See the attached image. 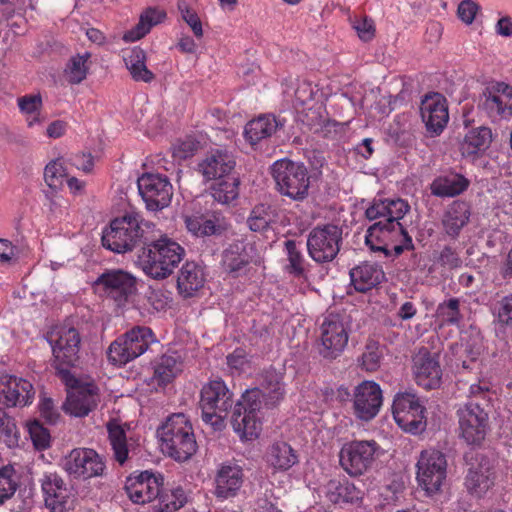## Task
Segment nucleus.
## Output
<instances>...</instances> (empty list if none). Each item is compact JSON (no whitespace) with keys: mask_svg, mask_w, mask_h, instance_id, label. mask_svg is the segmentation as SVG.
I'll return each instance as SVG.
<instances>
[{"mask_svg":"<svg viewBox=\"0 0 512 512\" xmlns=\"http://www.w3.org/2000/svg\"><path fill=\"white\" fill-rule=\"evenodd\" d=\"M408 203L400 198L374 200L365 215L371 225L365 236V243L374 252L385 256H398L413 247L412 239L399 222L409 211Z\"/></svg>","mask_w":512,"mask_h":512,"instance_id":"1","label":"nucleus"},{"mask_svg":"<svg viewBox=\"0 0 512 512\" xmlns=\"http://www.w3.org/2000/svg\"><path fill=\"white\" fill-rule=\"evenodd\" d=\"M185 256V249L175 240L163 236L144 247L137 264L152 279L162 280L173 274Z\"/></svg>","mask_w":512,"mask_h":512,"instance_id":"2","label":"nucleus"},{"mask_svg":"<svg viewBox=\"0 0 512 512\" xmlns=\"http://www.w3.org/2000/svg\"><path fill=\"white\" fill-rule=\"evenodd\" d=\"M162 451L176 461H186L197 451L191 421L183 413H175L167 418L158 429Z\"/></svg>","mask_w":512,"mask_h":512,"instance_id":"3","label":"nucleus"},{"mask_svg":"<svg viewBox=\"0 0 512 512\" xmlns=\"http://www.w3.org/2000/svg\"><path fill=\"white\" fill-rule=\"evenodd\" d=\"M154 224L145 221L138 213H127L111 221L109 228L103 231L102 243L116 253L131 251L141 240L147 239Z\"/></svg>","mask_w":512,"mask_h":512,"instance_id":"4","label":"nucleus"},{"mask_svg":"<svg viewBox=\"0 0 512 512\" xmlns=\"http://www.w3.org/2000/svg\"><path fill=\"white\" fill-rule=\"evenodd\" d=\"M271 173L282 196L293 201H303L308 197L310 175L303 163L283 158L273 163Z\"/></svg>","mask_w":512,"mask_h":512,"instance_id":"5","label":"nucleus"},{"mask_svg":"<svg viewBox=\"0 0 512 512\" xmlns=\"http://www.w3.org/2000/svg\"><path fill=\"white\" fill-rule=\"evenodd\" d=\"M232 396L222 380H213L203 386L200 398L202 420L214 430L225 426L224 420L233 405Z\"/></svg>","mask_w":512,"mask_h":512,"instance_id":"6","label":"nucleus"},{"mask_svg":"<svg viewBox=\"0 0 512 512\" xmlns=\"http://www.w3.org/2000/svg\"><path fill=\"white\" fill-rule=\"evenodd\" d=\"M261 393L258 390H247L236 403L231 423L234 431L241 439L252 440L261 431Z\"/></svg>","mask_w":512,"mask_h":512,"instance_id":"7","label":"nucleus"},{"mask_svg":"<svg viewBox=\"0 0 512 512\" xmlns=\"http://www.w3.org/2000/svg\"><path fill=\"white\" fill-rule=\"evenodd\" d=\"M154 341L149 327L136 326L110 344L108 359L115 365H125L146 352Z\"/></svg>","mask_w":512,"mask_h":512,"instance_id":"8","label":"nucleus"},{"mask_svg":"<svg viewBox=\"0 0 512 512\" xmlns=\"http://www.w3.org/2000/svg\"><path fill=\"white\" fill-rule=\"evenodd\" d=\"M378 449L374 440L347 442L339 451V464L348 475L362 476L371 468Z\"/></svg>","mask_w":512,"mask_h":512,"instance_id":"9","label":"nucleus"},{"mask_svg":"<svg viewBox=\"0 0 512 512\" xmlns=\"http://www.w3.org/2000/svg\"><path fill=\"white\" fill-rule=\"evenodd\" d=\"M417 481L428 495L438 493L447 477V459L435 449L421 452L417 462Z\"/></svg>","mask_w":512,"mask_h":512,"instance_id":"10","label":"nucleus"},{"mask_svg":"<svg viewBox=\"0 0 512 512\" xmlns=\"http://www.w3.org/2000/svg\"><path fill=\"white\" fill-rule=\"evenodd\" d=\"M342 243V229L334 224L314 227L307 238L309 256L317 263L335 259Z\"/></svg>","mask_w":512,"mask_h":512,"instance_id":"11","label":"nucleus"},{"mask_svg":"<svg viewBox=\"0 0 512 512\" xmlns=\"http://www.w3.org/2000/svg\"><path fill=\"white\" fill-rule=\"evenodd\" d=\"M62 467L71 477L83 480L103 476L106 469L103 458L90 448L71 450L63 458Z\"/></svg>","mask_w":512,"mask_h":512,"instance_id":"12","label":"nucleus"},{"mask_svg":"<svg viewBox=\"0 0 512 512\" xmlns=\"http://www.w3.org/2000/svg\"><path fill=\"white\" fill-rule=\"evenodd\" d=\"M392 413L398 426L406 432L416 434L425 428L424 407L413 393H398L393 401Z\"/></svg>","mask_w":512,"mask_h":512,"instance_id":"13","label":"nucleus"},{"mask_svg":"<svg viewBox=\"0 0 512 512\" xmlns=\"http://www.w3.org/2000/svg\"><path fill=\"white\" fill-rule=\"evenodd\" d=\"M64 379L70 389L63 409L75 417L87 416L100 401L98 388L92 383L78 385V380L68 372L64 374Z\"/></svg>","mask_w":512,"mask_h":512,"instance_id":"14","label":"nucleus"},{"mask_svg":"<svg viewBox=\"0 0 512 512\" xmlns=\"http://www.w3.org/2000/svg\"><path fill=\"white\" fill-rule=\"evenodd\" d=\"M457 414L461 438L469 445H480L488 430V414L474 401L460 407Z\"/></svg>","mask_w":512,"mask_h":512,"instance_id":"15","label":"nucleus"},{"mask_svg":"<svg viewBox=\"0 0 512 512\" xmlns=\"http://www.w3.org/2000/svg\"><path fill=\"white\" fill-rule=\"evenodd\" d=\"M480 108L493 122L512 119V86L505 82L488 86L481 95Z\"/></svg>","mask_w":512,"mask_h":512,"instance_id":"16","label":"nucleus"},{"mask_svg":"<svg viewBox=\"0 0 512 512\" xmlns=\"http://www.w3.org/2000/svg\"><path fill=\"white\" fill-rule=\"evenodd\" d=\"M55 361L60 366L72 367L79 360L81 337L78 330L70 326L57 328L50 336Z\"/></svg>","mask_w":512,"mask_h":512,"instance_id":"17","label":"nucleus"},{"mask_svg":"<svg viewBox=\"0 0 512 512\" xmlns=\"http://www.w3.org/2000/svg\"><path fill=\"white\" fill-rule=\"evenodd\" d=\"M139 193L149 210L167 207L173 196V187L166 176L144 174L138 179Z\"/></svg>","mask_w":512,"mask_h":512,"instance_id":"18","label":"nucleus"},{"mask_svg":"<svg viewBox=\"0 0 512 512\" xmlns=\"http://www.w3.org/2000/svg\"><path fill=\"white\" fill-rule=\"evenodd\" d=\"M321 346L319 353L326 359L337 358L348 343V332L339 315L329 314L320 327Z\"/></svg>","mask_w":512,"mask_h":512,"instance_id":"19","label":"nucleus"},{"mask_svg":"<svg viewBox=\"0 0 512 512\" xmlns=\"http://www.w3.org/2000/svg\"><path fill=\"white\" fill-rule=\"evenodd\" d=\"M98 289L119 305L126 303L136 293V278L123 270H108L95 282Z\"/></svg>","mask_w":512,"mask_h":512,"instance_id":"20","label":"nucleus"},{"mask_svg":"<svg viewBox=\"0 0 512 512\" xmlns=\"http://www.w3.org/2000/svg\"><path fill=\"white\" fill-rule=\"evenodd\" d=\"M35 397L33 384L27 379L15 375H0V406L24 407L30 405Z\"/></svg>","mask_w":512,"mask_h":512,"instance_id":"21","label":"nucleus"},{"mask_svg":"<svg viewBox=\"0 0 512 512\" xmlns=\"http://www.w3.org/2000/svg\"><path fill=\"white\" fill-rule=\"evenodd\" d=\"M412 372L419 386L430 390L441 384L442 369L438 356L426 347H421L412 357Z\"/></svg>","mask_w":512,"mask_h":512,"instance_id":"22","label":"nucleus"},{"mask_svg":"<svg viewBox=\"0 0 512 512\" xmlns=\"http://www.w3.org/2000/svg\"><path fill=\"white\" fill-rule=\"evenodd\" d=\"M383 402L380 385L374 381H363L354 389L353 408L355 415L369 421L379 413Z\"/></svg>","mask_w":512,"mask_h":512,"instance_id":"23","label":"nucleus"},{"mask_svg":"<svg viewBox=\"0 0 512 512\" xmlns=\"http://www.w3.org/2000/svg\"><path fill=\"white\" fill-rule=\"evenodd\" d=\"M162 477L144 471L139 475L129 476L125 483L128 497L136 504H146L156 499L161 491Z\"/></svg>","mask_w":512,"mask_h":512,"instance_id":"24","label":"nucleus"},{"mask_svg":"<svg viewBox=\"0 0 512 512\" xmlns=\"http://www.w3.org/2000/svg\"><path fill=\"white\" fill-rule=\"evenodd\" d=\"M44 502L51 512H64L72 504V491L57 473H46L41 479Z\"/></svg>","mask_w":512,"mask_h":512,"instance_id":"25","label":"nucleus"},{"mask_svg":"<svg viewBox=\"0 0 512 512\" xmlns=\"http://www.w3.org/2000/svg\"><path fill=\"white\" fill-rule=\"evenodd\" d=\"M420 113L427 130L435 135L443 131L449 120L446 99L439 93L425 96L421 102Z\"/></svg>","mask_w":512,"mask_h":512,"instance_id":"26","label":"nucleus"},{"mask_svg":"<svg viewBox=\"0 0 512 512\" xmlns=\"http://www.w3.org/2000/svg\"><path fill=\"white\" fill-rule=\"evenodd\" d=\"M244 482V472L240 465L225 462L219 465L214 479V495L220 500L237 496Z\"/></svg>","mask_w":512,"mask_h":512,"instance_id":"27","label":"nucleus"},{"mask_svg":"<svg viewBox=\"0 0 512 512\" xmlns=\"http://www.w3.org/2000/svg\"><path fill=\"white\" fill-rule=\"evenodd\" d=\"M236 162L232 154L226 150H214L206 155L199 163L198 168L207 180H220L230 177Z\"/></svg>","mask_w":512,"mask_h":512,"instance_id":"28","label":"nucleus"},{"mask_svg":"<svg viewBox=\"0 0 512 512\" xmlns=\"http://www.w3.org/2000/svg\"><path fill=\"white\" fill-rule=\"evenodd\" d=\"M351 284L358 292H367L385 279L382 267L375 263L364 262L350 270Z\"/></svg>","mask_w":512,"mask_h":512,"instance_id":"29","label":"nucleus"},{"mask_svg":"<svg viewBox=\"0 0 512 512\" xmlns=\"http://www.w3.org/2000/svg\"><path fill=\"white\" fill-rule=\"evenodd\" d=\"M256 257L255 246L251 243L237 242L231 244L223 253L222 263L229 273L241 271Z\"/></svg>","mask_w":512,"mask_h":512,"instance_id":"30","label":"nucleus"},{"mask_svg":"<svg viewBox=\"0 0 512 512\" xmlns=\"http://www.w3.org/2000/svg\"><path fill=\"white\" fill-rule=\"evenodd\" d=\"M471 216L470 206L464 201L452 202L442 217V226L451 238H457Z\"/></svg>","mask_w":512,"mask_h":512,"instance_id":"31","label":"nucleus"},{"mask_svg":"<svg viewBox=\"0 0 512 512\" xmlns=\"http://www.w3.org/2000/svg\"><path fill=\"white\" fill-rule=\"evenodd\" d=\"M165 18L166 12L163 9L149 7L140 14L138 23L123 34L122 39L125 42L138 41L148 34L154 26L162 23Z\"/></svg>","mask_w":512,"mask_h":512,"instance_id":"32","label":"nucleus"},{"mask_svg":"<svg viewBox=\"0 0 512 512\" xmlns=\"http://www.w3.org/2000/svg\"><path fill=\"white\" fill-rule=\"evenodd\" d=\"M205 282L203 268L195 262H186L177 277L179 292L185 297L192 296Z\"/></svg>","mask_w":512,"mask_h":512,"instance_id":"33","label":"nucleus"},{"mask_svg":"<svg viewBox=\"0 0 512 512\" xmlns=\"http://www.w3.org/2000/svg\"><path fill=\"white\" fill-rule=\"evenodd\" d=\"M19 111L24 115L28 128L40 127L46 120L42 112L43 101L40 94H27L17 99Z\"/></svg>","mask_w":512,"mask_h":512,"instance_id":"34","label":"nucleus"},{"mask_svg":"<svg viewBox=\"0 0 512 512\" xmlns=\"http://www.w3.org/2000/svg\"><path fill=\"white\" fill-rule=\"evenodd\" d=\"M468 180L460 174L439 176L430 185L431 193L437 197H454L468 187Z\"/></svg>","mask_w":512,"mask_h":512,"instance_id":"35","label":"nucleus"},{"mask_svg":"<svg viewBox=\"0 0 512 512\" xmlns=\"http://www.w3.org/2000/svg\"><path fill=\"white\" fill-rule=\"evenodd\" d=\"M492 140V132L488 127L470 130L460 143V151L464 157H472L486 150Z\"/></svg>","mask_w":512,"mask_h":512,"instance_id":"36","label":"nucleus"},{"mask_svg":"<svg viewBox=\"0 0 512 512\" xmlns=\"http://www.w3.org/2000/svg\"><path fill=\"white\" fill-rule=\"evenodd\" d=\"M267 463L275 470L286 471L298 462L293 448L286 442H275L266 455Z\"/></svg>","mask_w":512,"mask_h":512,"instance_id":"37","label":"nucleus"},{"mask_svg":"<svg viewBox=\"0 0 512 512\" xmlns=\"http://www.w3.org/2000/svg\"><path fill=\"white\" fill-rule=\"evenodd\" d=\"M282 374L275 370L267 371L263 376L260 388L261 401L265 399L267 405H275L281 401L285 395Z\"/></svg>","mask_w":512,"mask_h":512,"instance_id":"38","label":"nucleus"},{"mask_svg":"<svg viewBox=\"0 0 512 512\" xmlns=\"http://www.w3.org/2000/svg\"><path fill=\"white\" fill-rule=\"evenodd\" d=\"M126 68L135 81L151 82L154 74L146 66L145 52L140 48L129 50L124 56Z\"/></svg>","mask_w":512,"mask_h":512,"instance_id":"39","label":"nucleus"},{"mask_svg":"<svg viewBox=\"0 0 512 512\" xmlns=\"http://www.w3.org/2000/svg\"><path fill=\"white\" fill-rule=\"evenodd\" d=\"M106 426L115 460L123 464L129 453L125 427L116 419L110 420Z\"/></svg>","mask_w":512,"mask_h":512,"instance_id":"40","label":"nucleus"},{"mask_svg":"<svg viewBox=\"0 0 512 512\" xmlns=\"http://www.w3.org/2000/svg\"><path fill=\"white\" fill-rule=\"evenodd\" d=\"M465 485L472 494L480 496L485 493L493 485L488 465L480 463L477 467H471L466 476Z\"/></svg>","mask_w":512,"mask_h":512,"instance_id":"41","label":"nucleus"},{"mask_svg":"<svg viewBox=\"0 0 512 512\" xmlns=\"http://www.w3.org/2000/svg\"><path fill=\"white\" fill-rule=\"evenodd\" d=\"M277 129V122L275 118L270 116H261L257 119L251 120L245 126V137L251 144L270 137Z\"/></svg>","mask_w":512,"mask_h":512,"instance_id":"42","label":"nucleus"},{"mask_svg":"<svg viewBox=\"0 0 512 512\" xmlns=\"http://www.w3.org/2000/svg\"><path fill=\"white\" fill-rule=\"evenodd\" d=\"M91 53L85 51L72 56L64 69L65 79L73 85L80 84L86 79L90 67Z\"/></svg>","mask_w":512,"mask_h":512,"instance_id":"43","label":"nucleus"},{"mask_svg":"<svg viewBox=\"0 0 512 512\" xmlns=\"http://www.w3.org/2000/svg\"><path fill=\"white\" fill-rule=\"evenodd\" d=\"M285 250L288 261L285 270L294 277L306 278L308 264L306 263L300 246L297 245L294 240H287L285 241Z\"/></svg>","mask_w":512,"mask_h":512,"instance_id":"44","label":"nucleus"},{"mask_svg":"<svg viewBox=\"0 0 512 512\" xmlns=\"http://www.w3.org/2000/svg\"><path fill=\"white\" fill-rule=\"evenodd\" d=\"M186 502L187 495L181 487L166 490L159 493L153 512H178Z\"/></svg>","mask_w":512,"mask_h":512,"instance_id":"45","label":"nucleus"},{"mask_svg":"<svg viewBox=\"0 0 512 512\" xmlns=\"http://www.w3.org/2000/svg\"><path fill=\"white\" fill-rule=\"evenodd\" d=\"M182 369V364L174 356L163 355L155 365L154 378L159 384L171 382Z\"/></svg>","mask_w":512,"mask_h":512,"instance_id":"46","label":"nucleus"},{"mask_svg":"<svg viewBox=\"0 0 512 512\" xmlns=\"http://www.w3.org/2000/svg\"><path fill=\"white\" fill-rule=\"evenodd\" d=\"M218 181L219 182L211 188V195L213 199L221 204H228L234 201L239 194L238 178L230 176Z\"/></svg>","mask_w":512,"mask_h":512,"instance_id":"47","label":"nucleus"},{"mask_svg":"<svg viewBox=\"0 0 512 512\" xmlns=\"http://www.w3.org/2000/svg\"><path fill=\"white\" fill-rule=\"evenodd\" d=\"M68 177V170L61 158L50 161L44 169V180L50 188H58Z\"/></svg>","mask_w":512,"mask_h":512,"instance_id":"48","label":"nucleus"},{"mask_svg":"<svg viewBox=\"0 0 512 512\" xmlns=\"http://www.w3.org/2000/svg\"><path fill=\"white\" fill-rule=\"evenodd\" d=\"M17 487L18 483L13 466L0 464V504L11 498Z\"/></svg>","mask_w":512,"mask_h":512,"instance_id":"49","label":"nucleus"},{"mask_svg":"<svg viewBox=\"0 0 512 512\" xmlns=\"http://www.w3.org/2000/svg\"><path fill=\"white\" fill-rule=\"evenodd\" d=\"M273 221V213L269 206L260 204L254 207L247 219L250 230L261 232L266 230Z\"/></svg>","mask_w":512,"mask_h":512,"instance_id":"50","label":"nucleus"},{"mask_svg":"<svg viewBox=\"0 0 512 512\" xmlns=\"http://www.w3.org/2000/svg\"><path fill=\"white\" fill-rule=\"evenodd\" d=\"M184 223L187 230L194 236H209L216 232V223L203 216H185Z\"/></svg>","mask_w":512,"mask_h":512,"instance_id":"51","label":"nucleus"},{"mask_svg":"<svg viewBox=\"0 0 512 512\" xmlns=\"http://www.w3.org/2000/svg\"><path fill=\"white\" fill-rule=\"evenodd\" d=\"M436 313L443 322L448 324H459L463 318L460 312V300L458 298H450L440 303Z\"/></svg>","mask_w":512,"mask_h":512,"instance_id":"52","label":"nucleus"},{"mask_svg":"<svg viewBox=\"0 0 512 512\" xmlns=\"http://www.w3.org/2000/svg\"><path fill=\"white\" fill-rule=\"evenodd\" d=\"M19 432L13 418L0 410V442L7 447L18 444Z\"/></svg>","mask_w":512,"mask_h":512,"instance_id":"53","label":"nucleus"},{"mask_svg":"<svg viewBox=\"0 0 512 512\" xmlns=\"http://www.w3.org/2000/svg\"><path fill=\"white\" fill-rule=\"evenodd\" d=\"M494 319L501 325H512V293L502 297L491 306Z\"/></svg>","mask_w":512,"mask_h":512,"instance_id":"54","label":"nucleus"},{"mask_svg":"<svg viewBox=\"0 0 512 512\" xmlns=\"http://www.w3.org/2000/svg\"><path fill=\"white\" fill-rule=\"evenodd\" d=\"M382 349L376 343H369L362 354V366L366 371H376L382 361Z\"/></svg>","mask_w":512,"mask_h":512,"instance_id":"55","label":"nucleus"},{"mask_svg":"<svg viewBox=\"0 0 512 512\" xmlns=\"http://www.w3.org/2000/svg\"><path fill=\"white\" fill-rule=\"evenodd\" d=\"M178 9L181 13L182 19L190 26L194 35L198 38L203 36V29L198 15L192 11L186 1L180 0L178 2Z\"/></svg>","mask_w":512,"mask_h":512,"instance_id":"56","label":"nucleus"},{"mask_svg":"<svg viewBox=\"0 0 512 512\" xmlns=\"http://www.w3.org/2000/svg\"><path fill=\"white\" fill-rule=\"evenodd\" d=\"M337 499L335 501L356 502L362 498V492L351 482L345 480L335 486Z\"/></svg>","mask_w":512,"mask_h":512,"instance_id":"57","label":"nucleus"},{"mask_svg":"<svg viewBox=\"0 0 512 512\" xmlns=\"http://www.w3.org/2000/svg\"><path fill=\"white\" fill-rule=\"evenodd\" d=\"M28 432L34 443L39 449H45L50 444V435L38 422H32L27 425Z\"/></svg>","mask_w":512,"mask_h":512,"instance_id":"58","label":"nucleus"},{"mask_svg":"<svg viewBox=\"0 0 512 512\" xmlns=\"http://www.w3.org/2000/svg\"><path fill=\"white\" fill-rule=\"evenodd\" d=\"M353 28L362 41H370L375 36V26L372 19L367 17L357 18L353 22Z\"/></svg>","mask_w":512,"mask_h":512,"instance_id":"59","label":"nucleus"},{"mask_svg":"<svg viewBox=\"0 0 512 512\" xmlns=\"http://www.w3.org/2000/svg\"><path fill=\"white\" fill-rule=\"evenodd\" d=\"M198 143L193 139L178 141L173 145V156L176 159L184 160L192 157L197 151Z\"/></svg>","mask_w":512,"mask_h":512,"instance_id":"60","label":"nucleus"},{"mask_svg":"<svg viewBox=\"0 0 512 512\" xmlns=\"http://www.w3.org/2000/svg\"><path fill=\"white\" fill-rule=\"evenodd\" d=\"M478 11V5L472 0H463L458 6V16L466 24H471Z\"/></svg>","mask_w":512,"mask_h":512,"instance_id":"61","label":"nucleus"},{"mask_svg":"<svg viewBox=\"0 0 512 512\" xmlns=\"http://www.w3.org/2000/svg\"><path fill=\"white\" fill-rule=\"evenodd\" d=\"M40 414L47 422L56 423L60 414L50 398H42L39 403Z\"/></svg>","mask_w":512,"mask_h":512,"instance_id":"62","label":"nucleus"},{"mask_svg":"<svg viewBox=\"0 0 512 512\" xmlns=\"http://www.w3.org/2000/svg\"><path fill=\"white\" fill-rule=\"evenodd\" d=\"M438 262L448 268H457L461 265L462 261L458 254L451 248L445 247L439 255Z\"/></svg>","mask_w":512,"mask_h":512,"instance_id":"63","label":"nucleus"},{"mask_svg":"<svg viewBox=\"0 0 512 512\" xmlns=\"http://www.w3.org/2000/svg\"><path fill=\"white\" fill-rule=\"evenodd\" d=\"M71 165L83 172H90L93 168L94 161L91 154L78 153L70 158Z\"/></svg>","mask_w":512,"mask_h":512,"instance_id":"64","label":"nucleus"}]
</instances>
